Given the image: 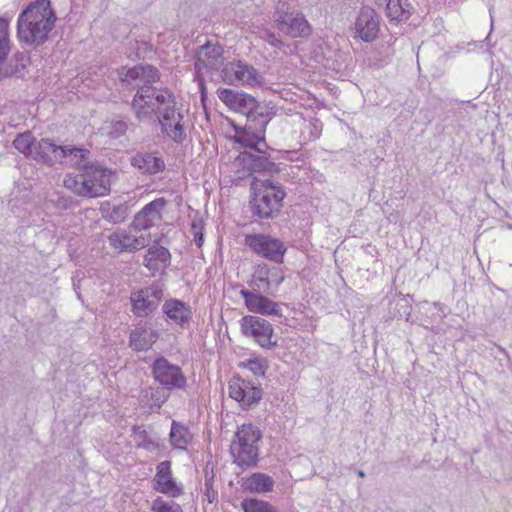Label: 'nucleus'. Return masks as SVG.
I'll list each match as a JSON object with an SVG mask.
<instances>
[{"instance_id": "f257e3e1", "label": "nucleus", "mask_w": 512, "mask_h": 512, "mask_svg": "<svg viewBox=\"0 0 512 512\" xmlns=\"http://www.w3.org/2000/svg\"><path fill=\"white\" fill-rule=\"evenodd\" d=\"M117 74L123 84L137 88L131 107L139 121L152 120L155 116L158 118L175 101L168 89L153 86L159 81L160 73L152 65L121 67Z\"/></svg>"}, {"instance_id": "f03ea898", "label": "nucleus", "mask_w": 512, "mask_h": 512, "mask_svg": "<svg viewBox=\"0 0 512 512\" xmlns=\"http://www.w3.org/2000/svg\"><path fill=\"white\" fill-rule=\"evenodd\" d=\"M55 22L50 0L33 1L18 16V39L28 45H41L47 41Z\"/></svg>"}, {"instance_id": "7ed1b4c3", "label": "nucleus", "mask_w": 512, "mask_h": 512, "mask_svg": "<svg viewBox=\"0 0 512 512\" xmlns=\"http://www.w3.org/2000/svg\"><path fill=\"white\" fill-rule=\"evenodd\" d=\"M80 173L68 174L64 178V186L76 195L96 198L107 195L111 189L112 172L96 164H84Z\"/></svg>"}, {"instance_id": "20e7f679", "label": "nucleus", "mask_w": 512, "mask_h": 512, "mask_svg": "<svg viewBox=\"0 0 512 512\" xmlns=\"http://www.w3.org/2000/svg\"><path fill=\"white\" fill-rule=\"evenodd\" d=\"M253 196L250 207L253 216L259 219H272L281 211L286 192L283 186L272 179L254 178L251 183Z\"/></svg>"}, {"instance_id": "39448f33", "label": "nucleus", "mask_w": 512, "mask_h": 512, "mask_svg": "<svg viewBox=\"0 0 512 512\" xmlns=\"http://www.w3.org/2000/svg\"><path fill=\"white\" fill-rule=\"evenodd\" d=\"M261 438L260 429L252 424H243L238 428L231 444V454L238 466L253 467L257 464Z\"/></svg>"}, {"instance_id": "423d86ee", "label": "nucleus", "mask_w": 512, "mask_h": 512, "mask_svg": "<svg viewBox=\"0 0 512 512\" xmlns=\"http://www.w3.org/2000/svg\"><path fill=\"white\" fill-rule=\"evenodd\" d=\"M221 76L228 85L258 87L264 83L263 75L254 66L241 60L227 62Z\"/></svg>"}, {"instance_id": "0eeeda50", "label": "nucleus", "mask_w": 512, "mask_h": 512, "mask_svg": "<svg viewBox=\"0 0 512 512\" xmlns=\"http://www.w3.org/2000/svg\"><path fill=\"white\" fill-rule=\"evenodd\" d=\"M241 331L244 336L252 338L263 349L270 350L278 345L274 337L273 325L259 316H244L241 319Z\"/></svg>"}, {"instance_id": "6e6552de", "label": "nucleus", "mask_w": 512, "mask_h": 512, "mask_svg": "<svg viewBox=\"0 0 512 512\" xmlns=\"http://www.w3.org/2000/svg\"><path fill=\"white\" fill-rule=\"evenodd\" d=\"M163 298V285L153 283L131 294L132 312L137 317H146L155 311Z\"/></svg>"}, {"instance_id": "1a4fd4ad", "label": "nucleus", "mask_w": 512, "mask_h": 512, "mask_svg": "<svg viewBox=\"0 0 512 512\" xmlns=\"http://www.w3.org/2000/svg\"><path fill=\"white\" fill-rule=\"evenodd\" d=\"M154 379L165 389H185L187 379L181 368L164 357L157 358L152 365Z\"/></svg>"}, {"instance_id": "9d476101", "label": "nucleus", "mask_w": 512, "mask_h": 512, "mask_svg": "<svg viewBox=\"0 0 512 512\" xmlns=\"http://www.w3.org/2000/svg\"><path fill=\"white\" fill-rule=\"evenodd\" d=\"M162 133L172 141L182 144L186 138V128L183 113L176 108V102L163 110L157 118Z\"/></svg>"}, {"instance_id": "9b49d317", "label": "nucleus", "mask_w": 512, "mask_h": 512, "mask_svg": "<svg viewBox=\"0 0 512 512\" xmlns=\"http://www.w3.org/2000/svg\"><path fill=\"white\" fill-rule=\"evenodd\" d=\"M256 150L242 151L237 160L243 168L251 172H274L277 171L276 164L271 160L272 149L266 142H261Z\"/></svg>"}, {"instance_id": "f8f14e48", "label": "nucleus", "mask_w": 512, "mask_h": 512, "mask_svg": "<svg viewBox=\"0 0 512 512\" xmlns=\"http://www.w3.org/2000/svg\"><path fill=\"white\" fill-rule=\"evenodd\" d=\"M151 483L154 491L170 498H178L184 493L182 485L178 484L173 477L171 462L168 460L156 466V474Z\"/></svg>"}, {"instance_id": "ddd939ff", "label": "nucleus", "mask_w": 512, "mask_h": 512, "mask_svg": "<svg viewBox=\"0 0 512 512\" xmlns=\"http://www.w3.org/2000/svg\"><path fill=\"white\" fill-rule=\"evenodd\" d=\"M229 396L239 402L243 408H251L262 398V389L239 377L229 382Z\"/></svg>"}, {"instance_id": "4468645a", "label": "nucleus", "mask_w": 512, "mask_h": 512, "mask_svg": "<svg viewBox=\"0 0 512 512\" xmlns=\"http://www.w3.org/2000/svg\"><path fill=\"white\" fill-rule=\"evenodd\" d=\"M166 204L167 201L164 198H157L146 204L134 216L131 227L135 231H142L157 225L162 219V211Z\"/></svg>"}, {"instance_id": "2eb2a0df", "label": "nucleus", "mask_w": 512, "mask_h": 512, "mask_svg": "<svg viewBox=\"0 0 512 512\" xmlns=\"http://www.w3.org/2000/svg\"><path fill=\"white\" fill-rule=\"evenodd\" d=\"M245 244L261 256H283L286 252L281 240L266 234L247 235Z\"/></svg>"}, {"instance_id": "dca6fc26", "label": "nucleus", "mask_w": 512, "mask_h": 512, "mask_svg": "<svg viewBox=\"0 0 512 512\" xmlns=\"http://www.w3.org/2000/svg\"><path fill=\"white\" fill-rule=\"evenodd\" d=\"M217 93L219 99L230 109L245 114L247 121H249L253 109L257 108V100L249 94L226 88L218 89Z\"/></svg>"}, {"instance_id": "f3484780", "label": "nucleus", "mask_w": 512, "mask_h": 512, "mask_svg": "<svg viewBox=\"0 0 512 512\" xmlns=\"http://www.w3.org/2000/svg\"><path fill=\"white\" fill-rule=\"evenodd\" d=\"M240 295L243 297L245 305L250 312L267 316H282L281 307L278 302L259 293L244 289L240 291Z\"/></svg>"}, {"instance_id": "a211bd4d", "label": "nucleus", "mask_w": 512, "mask_h": 512, "mask_svg": "<svg viewBox=\"0 0 512 512\" xmlns=\"http://www.w3.org/2000/svg\"><path fill=\"white\" fill-rule=\"evenodd\" d=\"M61 153V145L53 143L48 138H42L34 144L30 158L42 165L53 167L56 162H61Z\"/></svg>"}, {"instance_id": "6ab92c4d", "label": "nucleus", "mask_w": 512, "mask_h": 512, "mask_svg": "<svg viewBox=\"0 0 512 512\" xmlns=\"http://www.w3.org/2000/svg\"><path fill=\"white\" fill-rule=\"evenodd\" d=\"M355 29L363 41H373L379 31V19L375 10L370 7H363L357 16Z\"/></svg>"}, {"instance_id": "aec40b11", "label": "nucleus", "mask_w": 512, "mask_h": 512, "mask_svg": "<svg viewBox=\"0 0 512 512\" xmlns=\"http://www.w3.org/2000/svg\"><path fill=\"white\" fill-rule=\"evenodd\" d=\"M158 332L147 322H139L131 331L129 345L135 351H146L158 339Z\"/></svg>"}, {"instance_id": "412c9836", "label": "nucleus", "mask_w": 512, "mask_h": 512, "mask_svg": "<svg viewBox=\"0 0 512 512\" xmlns=\"http://www.w3.org/2000/svg\"><path fill=\"white\" fill-rule=\"evenodd\" d=\"M109 244L120 253H134L145 247L146 239L142 235L133 234L131 231H119L109 236Z\"/></svg>"}, {"instance_id": "4be33fe9", "label": "nucleus", "mask_w": 512, "mask_h": 512, "mask_svg": "<svg viewBox=\"0 0 512 512\" xmlns=\"http://www.w3.org/2000/svg\"><path fill=\"white\" fill-rule=\"evenodd\" d=\"M162 311L170 321L181 327L188 324L192 318L191 307L178 299L166 300Z\"/></svg>"}, {"instance_id": "5701e85b", "label": "nucleus", "mask_w": 512, "mask_h": 512, "mask_svg": "<svg viewBox=\"0 0 512 512\" xmlns=\"http://www.w3.org/2000/svg\"><path fill=\"white\" fill-rule=\"evenodd\" d=\"M278 28L293 38L307 37L311 32L308 21L297 11L294 14H290L285 20L280 21Z\"/></svg>"}, {"instance_id": "b1692460", "label": "nucleus", "mask_w": 512, "mask_h": 512, "mask_svg": "<svg viewBox=\"0 0 512 512\" xmlns=\"http://www.w3.org/2000/svg\"><path fill=\"white\" fill-rule=\"evenodd\" d=\"M234 139L236 143L245 148L244 150H256L257 147H260L261 142H266L265 131L248 121L243 131L237 132Z\"/></svg>"}, {"instance_id": "393cba45", "label": "nucleus", "mask_w": 512, "mask_h": 512, "mask_svg": "<svg viewBox=\"0 0 512 512\" xmlns=\"http://www.w3.org/2000/svg\"><path fill=\"white\" fill-rule=\"evenodd\" d=\"M131 164L149 175L162 172L166 168L163 158L158 156L157 153H138L131 159Z\"/></svg>"}, {"instance_id": "a878e982", "label": "nucleus", "mask_w": 512, "mask_h": 512, "mask_svg": "<svg viewBox=\"0 0 512 512\" xmlns=\"http://www.w3.org/2000/svg\"><path fill=\"white\" fill-rule=\"evenodd\" d=\"M279 272L277 267L259 264L253 275V285L258 290L268 291L271 283L279 285L283 281L284 277Z\"/></svg>"}, {"instance_id": "bb28decb", "label": "nucleus", "mask_w": 512, "mask_h": 512, "mask_svg": "<svg viewBox=\"0 0 512 512\" xmlns=\"http://www.w3.org/2000/svg\"><path fill=\"white\" fill-rule=\"evenodd\" d=\"M100 213L104 220L113 224H119L124 222L128 217L130 207L126 202L115 204L106 201L101 204Z\"/></svg>"}, {"instance_id": "cd10ccee", "label": "nucleus", "mask_w": 512, "mask_h": 512, "mask_svg": "<svg viewBox=\"0 0 512 512\" xmlns=\"http://www.w3.org/2000/svg\"><path fill=\"white\" fill-rule=\"evenodd\" d=\"M132 437L136 447L148 452H156L161 447L160 438L148 432L143 426H134L132 428Z\"/></svg>"}, {"instance_id": "c85d7f7f", "label": "nucleus", "mask_w": 512, "mask_h": 512, "mask_svg": "<svg viewBox=\"0 0 512 512\" xmlns=\"http://www.w3.org/2000/svg\"><path fill=\"white\" fill-rule=\"evenodd\" d=\"M223 50L219 45H213L209 42L200 46L195 61V68L200 70L202 67H213L222 57Z\"/></svg>"}, {"instance_id": "c756f323", "label": "nucleus", "mask_w": 512, "mask_h": 512, "mask_svg": "<svg viewBox=\"0 0 512 512\" xmlns=\"http://www.w3.org/2000/svg\"><path fill=\"white\" fill-rule=\"evenodd\" d=\"M170 444L174 449L186 450L193 440V434L184 424L173 420L169 433Z\"/></svg>"}, {"instance_id": "7c9ffc66", "label": "nucleus", "mask_w": 512, "mask_h": 512, "mask_svg": "<svg viewBox=\"0 0 512 512\" xmlns=\"http://www.w3.org/2000/svg\"><path fill=\"white\" fill-rule=\"evenodd\" d=\"M10 50L9 22L7 19L0 17V80L8 75V71L4 69L3 65Z\"/></svg>"}, {"instance_id": "2f4dec72", "label": "nucleus", "mask_w": 512, "mask_h": 512, "mask_svg": "<svg viewBox=\"0 0 512 512\" xmlns=\"http://www.w3.org/2000/svg\"><path fill=\"white\" fill-rule=\"evenodd\" d=\"M412 6L408 0H391L386 3V16L390 20H407L412 13Z\"/></svg>"}, {"instance_id": "473e14b6", "label": "nucleus", "mask_w": 512, "mask_h": 512, "mask_svg": "<svg viewBox=\"0 0 512 512\" xmlns=\"http://www.w3.org/2000/svg\"><path fill=\"white\" fill-rule=\"evenodd\" d=\"M274 480L264 473H254L245 479L244 487L251 492L264 493L273 489Z\"/></svg>"}, {"instance_id": "72a5a7b5", "label": "nucleus", "mask_w": 512, "mask_h": 512, "mask_svg": "<svg viewBox=\"0 0 512 512\" xmlns=\"http://www.w3.org/2000/svg\"><path fill=\"white\" fill-rule=\"evenodd\" d=\"M276 115V109L267 104H260L257 101V108L253 109L251 117L248 122L257 125L260 129L266 130L270 120Z\"/></svg>"}, {"instance_id": "f704fd0d", "label": "nucleus", "mask_w": 512, "mask_h": 512, "mask_svg": "<svg viewBox=\"0 0 512 512\" xmlns=\"http://www.w3.org/2000/svg\"><path fill=\"white\" fill-rule=\"evenodd\" d=\"M126 44L128 46L126 54L130 59L145 58L151 52V46L145 41L128 39Z\"/></svg>"}, {"instance_id": "c9c22d12", "label": "nucleus", "mask_w": 512, "mask_h": 512, "mask_svg": "<svg viewBox=\"0 0 512 512\" xmlns=\"http://www.w3.org/2000/svg\"><path fill=\"white\" fill-rule=\"evenodd\" d=\"M35 143L36 140L32 136L31 132H25L17 135V137L13 141V146L20 153L30 158Z\"/></svg>"}, {"instance_id": "e433bc0d", "label": "nucleus", "mask_w": 512, "mask_h": 512, "mask_svg": "<svg viewBox=\"0 0 512 512\" xmlns=\"http://www.w3.org/2000/svg\"><path fill=\"white\" fill-rule=\"evenodd\" d=\"M30 63V57L25 52H17L10 62V69L5 68L8 71L7 76L21 75L23 70Z\"/></svg>"}, {"instance_id": "4c0bfd02", "label": "nucleus", "mask_w": 512, "mask_h": 512, "mask_svg": "<svg viewBox=\"0 0 512 512\" xmlns=\"http://www.w3.org/2000/svg\"><path fill=\"white\" fill-rule=\"evenodd\" d=\"M63 153H61V161L64 158H71L73 163L80 168V164L82 161L88 158L90 151L84 148L72 147V146H62Z\"/></svg>"}, {"instance_id": "58836bf2", "label": "nucleus", "mask_w": 512, "mask_h": 512, "mask_svg": "<svg viewBox=\"0 0 512 512\" xmlns=\"http://www.w3.org/2000/svg\"><path fill=\"white\" fill-rule=\"evenodd\" d=\"M241 507L244 512H277L268 502L254 498L244 499Z\"/></svg>"}, {"instance_id": "ea45409f", "label": "nucleus", "mask_w": 512, "mask_h": 512, "mask_svg": "<svg viewBox=\"0 0 512 512\" xmlns=\"http://www.w3.org/2000/svg\"><path fill=\"white\" fill-rule=\"evenodd\" d=\"M241 366L247 368L255 376H264L268 368L267 361L264 358H251L240 363Z\"/></svg>"}, {"instance_id": "a19ab883", "label": "nucleus", "mask_w": 512, "mask_h": 512, "mask_svg": "<svg viewBox=\"0 0 512 512\" xmlns=\"http://www.w3.org/2000/svg\"><path fill=\"white\" fill-rule=\"evenodd\" d=\"M151 510L152 512H183L179 504L164 500L162 497H157L152 502Z\"/></svg>"}, {"instance_id": "79ce46f5", "label": "nucleus", "mask_w": 512, "mask_h": 512, "mask_svg": "<svg viewBox=\"0 0 512 512\" xmlns=\"http://www.w3.org/2000/svg\"><path fill=\"white\" fill-rule=\"evenodd\" d=\"M296 11L293 10L287 0H278L276 10L274 13V20L277 25L280 21L285 20L290 14H294Z\"/></svg>"}, {"instance_id": "37998d69", "label": "nucleus", "mask_w": 512, "mask_h": 512, "mask_svg": "<svg viewBox=\"0 0 512 512\" xmlns=\"http://www.w3.org/2000/svg\"><path fill=\"white\" fill-rule=\"evenodd\" d=\"M167 259L168 258H144L143 264L151 271V274L154 275L166 266Z\"/></svg>"}, {"instance_id": "c03bdc74", "label": "nucleus", "mask_w": 512, "mask_h": 512, "mask_svg": "<svg viewBox=\"0 0 512 512\" xmlns=\"http://www.w3.org/2000/svg\"><path fill=\"white\" fill-rule=\"evenodd\" d=\"M146 393L150 394V399L153 401V405L156 406L157 408H160L168 398V395H166L164 391L160 388H150L149 390L146 391Z\"/></svg>"}, {"instance_id": "a18cd8bd", "label": "nucleus", "mask_w": 512, "mask_h": 512, "mask_svg": "<svg viewBox=\"0 0 512 512\" xmlns=\"http://www.w3.org/2000/svg\"><path fill=\"white\" fill-rule=\"evenodd\" d=\"M128 130V123L125 120H117L112 123L109 135L112 138H119Z\"/></svg>"}, {"instance_id": "49530a36", "label": "nucleus", "mask_w": 512, "mask_h": 512, "mask_svg": "<svg viewBox=\"0 0 512 512\" xmlns=\"http://www.w3.org/2000/svg\"><path fill=\"white\" fill-rule=\"evenodd\" d=\"M305 130L309 132V139L319 138L322 131V123L318 119H313L305 125Z\"/></svg>"}, {"instance_id": "de8ad7c7", "label": "nucleus", "mask_w": 512, "mask_h": 512, "mask_svg": "<svg viewBox=\"0 0 512 512\" xmlns=\"http://www.w3.org/2000/svg\"><path fill=\"white\" fill-rule=\"evenodd\" d=\"M148 253L151 256H171L169 250L166 247L160 245L158 242L149 247Z\"/></svg>"}, {"instance_id": "09e8293b", "label": "nucleus", "mask_w": 512, "mask_h": 512, "mask_svg": "<svg viewBox=\"0 0 512 512\" xmlns=\"http://www.w3.org/2000/svg\"><path fill=\"white\" fill-rule=\"evenodd\" d=\"M262 38L273 47L278 48L283 45L282 41L274 33L270 31H264L262 34Z\"/></svg>"}, {"instance_id": "8fccbe9b", "label": "nucleus", "mask_w": 512, "mask_h": 512, "mask_svg": "<svg viewBox=\"0 0 512 512\" xmlns=\"http://www.w3.org/2000/svg\"><path fill=\"white\" fill-rule=\"evenodd\" d=\"M202 228L203 227L200 224H197V223L192 224V230L194 233V241L198 247H201L204 242Z\"/></svg>"}, {"instance_id": "3c124183", "label": "nucleus", "mask_w": 512, "mask_h": 512, "mask_svg": "<svg viewBox=\"0 0 512 512\" xmlns=\"http://www.w3.org/2000/svg\"><path fill=\"white\" fill-rule=\"evenodd\" d=\"M375 5L378 7H384L386 9V3L391 2V0H374Z\"/></svg>"}, {"instance_id": "603ef678", "label": "nucleus", "mask_w": 512, "mask_h": 512, "mask_svg": "<svg viewBox=\"0 0 512 512\" xmlns=\"http://www.w3.org/2000/svg\"><path fill=\"white\" fill-rule=\"evenodd\" d=\"M270 259H271V260H274V262H275V263H278V264L282 263V260H283V258H278V257L270 258Z\"/></svg>"}, {"instance_id": "864d4df0", "label": "nucleus", "mask_w": 512, "mask_h": 512, "mask_svg": "<svg viewBox=\"0 0 512 512\" xmlns=\"http://www.w3.org/2000/svg\"><path fill=\"white\" fill-rule=\"evenodd\" d=\"M358 476H359V477H365V473H364V471L359 470V471H358Z\"/></svg>"}]
</instances>
